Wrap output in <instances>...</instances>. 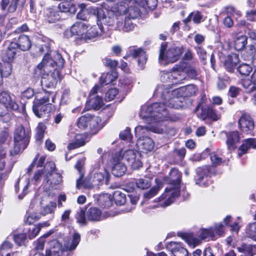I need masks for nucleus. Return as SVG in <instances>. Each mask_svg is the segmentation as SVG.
Here are the masks:
<instances>
[{
	"label": "nucleus",
	"mask_w": 256,
	"mask_h": 256,
	"mask_svg": "<svg viewBox=\"0 0 256 256\" xmlns=\"http://www.w3.org/2000/svg\"><path fill=\"white\" fill-rule=\"evenodd\" d=\"M171 74L172 84H180L186 78L184 67L180 65H176L172 68Z\"/></svg>",
	"instance_id": "obj_24"
},
{
	"label": "nucleus",
	"mask_w": 256,
	"mask_h": 256,
	"mask_svg": "<svg viewBox=\"0 0 256 256\" xmlns=\"http://www.w3.org/2000/svg\"><path fill=\"white\" fill-rule=\"evenodd\" d=\"M237 70L242 75L248 76L252 72V68L249 64H242L238 66Z\"/></svg>",
	"instance_id": "obj_58"
},
{
	"label": "nucleus",
	"mask_w": 256,
	"mask_h": 256,
	"mask_svg": "<svg viewBox=\"0 0 256 256\" xmlns=\"http://www.w3.org/2000/svg\"><path fill=\"white\" fill-rule=\"evenodd\" d=\"M116 8H114L112 10H106V12L102 10L98 11L97 14L98 21L101 24L103 23L107 26H112L114 23L115 17L118 21L120 20L119 19L121 16H116L114 12Z\"/></svg>",
	"instance_id": "obj_17"
},
{
	"label": "nucleus",
	"mask_w": 256,
	"mask_h": 256,
	"mask_svg": "<svg viewBox=\"0 0 256 256\" xmlns=\"http://www.w3.org/2000/svg\"><path fill=\"white\" fill-rule=\"evenodd\" d=\"M12 71V65L11 63L3 61L0 62V74L2 77L7 78L9 76Z\"/></svg>",
	"instance_id": "obj_41"
},
{
	"label": "nucleus",
	"mask_w": 256,
	"mask_h": 256,
	"mask_svg": "<svg viewBox=\"0 0 256 256\" xmlns=\"http://www.w3.org/2000/svg\"><path fill=\"white\" fill-rule=\"evenodd\" d=\"M51 43V40L46 37L39 38L36 44V48L38 49V54H41L45 53V55L49 54Z\"/></svg>",
	"instance_id": "obj_28"
},
{
	"label": "nucleus",
	"mask_w": 256,
	"mask_h": 256,
	"mask_svg": "<svg viewBox=\"0 0 256 256\" xmlns=\"http://www.w3.org/2000/svg\"><path fill=\"white\" fill-rule=\"evenodd\" d=\"M103 104L102 98L98 96H90V99L86 102L87 106H91L94 110H99Z\"/></svg>",
	"instance_id": "obj_40"
},
{
	"label": "nucleus",
	"mask_w": 256,
	"mask_h": 256,
	"mask_svg": "<svg viewBox=\"0 0 256 256\" xmlns=\"http://www.w3.org/2000/svg\"><path fill=\"white\" fill-rule=\"evenodd\" d=\"M16 48L22 51L28 50L32 46V42L29 37L24 34L20 36L16 42Z\"/></svg>",
	"instance_id": "obj_34"
},
{
	"label": "nucleus",
	"mask_w": 256,
	"mask_h": 256,
	"mask_svg": "<svg viewBox=\"0 0 256 256\" xmlns=\"http://www.w3.org/2000/svg\"><path fill=\"white\" fill-rule=\"evenodd\" d=\"M108 154H103L95 162L93 166L88 184L86 180H82L84 174V158L78 160L75 165V168L80 174V178L76 180V187L80 188L82 186L90 188L94 186H98L104 183L108 184L110 179V174L106 167L104 164V159L106 158Z\"/></svg>",
	"instance_id": "obj_2"
},
{
	"label": "nucleus",
	"mask_w": 256,
	"mask_h": 256,
	"mask_svg": "<svg viewBox=\"0 0 256 256\" xmlns=\"http://www.w3.org/2000/svg\"><path fill=\"white\" fill-rule=\"evenodd\" d=\"M120 137L122 140L130 142L132 138V136L130 128H126L124 130L122 131L120 134Z\"/></svg>",
	"instance_id": "obj_57"
},
{
	"label": "nucleus",
	"mask_w": 256,
	"mask_h": 256,
	"mask_svg": "<svg viewBox=\"0 0 256 256\" xmlns=\"http://www.w3.org/2000/svg\"><path fill=\"white\" fill-rule=\"evenodd\" d=\"M44 17L46 21L49 23H54L60 20V12L56 8H48L44 12Z\"/></svg>",
	"instance_id": "obj_31"
},
{
	"label": "nucleus",
	"mask_w": 256,
	"mask_h": 256,
	"mask_svg": "<svg viewBox=\"0 0 256 256\" xmlns=\"http://www.w3.org/2000/svg\"><path fill=\"white\" fill-rule=\"evenodd\" d=\"M210 167L205 166L196 169V184L201 186H206L209 184L208 177L210 174Z\"/></svg>",
	"instance_id": "obj_16"
},
{
	"label": "nucleus",
	"mask_w": 256,
	"mask_h": 256,
	"mask_svg": "<svg viewBox=\"0 0 256 256\" xmlns=\"http://www.w3.org/2000/svg\"><path fill=\"white\" fill-rule=\"evenodd\" d=\"M100 203L104 208H108L112 204V201L108 194L100 196L99 198Z\"/></svg>",
	"instance_id": "obj_59"
},
{
	"label": "nucleus",
	"mask_w": 256,
	"mask_h": 256,
	"mask_svg": "<svg viewBox=\"0 0 256 256\" xmlns=\"http://www.w3.org/2000/svg\"><path fill=\"white\" fill-rule=\"evenodd\" d=\"M209 118L213 120H217L218 116L215 110L210 107L202 108V118L204 119Z\"/></svg>",
	"instance_id": "obj_44"
},
{
	"label": "nucleus",
	"mask_w": 256,
	"mask_h": 256,
	"mask_svg": "<svg viewBox=\"0 0 256 256\" xmlns=\"http://www.w3.org/2000/svg\"><path fill=\"white\" fill-rule=\"evenodd\" d=\"M14 154L26 148L30 142V130L22 126H18L14 132Z\"/></svg>",
	"instance_id": "obj_8"
},
{
	"label": "nucleus",
	"mask_w": 256,
	"mask_h": 256,
	"mask_svg": "<svg viewBox=\"0 0 256 256\" xmlns=\"http://www.w3.org/2000/svg\"><path fill=\"white\" fill-rule=\"evenodd\" d=\"M255 44V46L253 45H250L246 48L244 52L242 54L245 60H250L252 58V55L256 52V42Z\"/></svg>",
	"instance_id": "obj_48"
},
{
	"label": "nucleus",
	"mask_w": 256,
	"mask_h": 256,
	"mask_svg": "<svg viewBox=\"0 0 256 256\" xmlns=\"http://www.w3.org/2000/svg\"><path fill=\"white\" fill-rule=\"evenodd\" d=\"M216 238L212 227L209 228L201 229L198 236H196L192 234H188L184 237L188 244L193 248L200 244L203 240H214Z\"/></svg>",
	"instance_id": "obj_12"
},
{
	"label": "nucleus",
	"mask_w": 256,
	"mask_h": 256,
	"mask_svg": "<svg viewBox=\"0 0 256 256\" xmlns=\"http://www.w3.org/2000/svg\"><path fill=\"white\" fill-rule=\"evenodd\" d=\"M184 48L182 46L168 47L166 42H162L160 50L159 64L162 66H166L176 62L183 52Z\"/></svg>",
	"instance_id": "obj_6"
},
{
	"label": "nucleus",
	"mask_w": 256,
	"mask_h": 256,
	"mask_svg": "<svg viewBox=\"0 0 256 256\" xmlns=\"http://www.w3.org/2000/svg\"><path fill=\"white\" fill-rule=\"evenodd\" d=\"M80 8V11L77 14V18L82 20H87L91 15H95L97 14L98 10L94 8L91 6L87 7L84 4H80L78 5Z\"/></svg>",
	"instance_id": "obj_25"
},
{
	"label": "nucleus",
	"mask_w": 256,
	"mask_h": 256,
	"mask_svg": "<svg viewBox=\"0 0 256 256\" xmlns=\"http://www.w3.org/2000/svg\"><path fill=\"white\" fill-rule=\"evenodd\" d=\"M52 232H50L47 234H44L38 240L34 242V248L38 250H42L44 248L45 243V238L50 236Z\"/></svg>",
	"instance_id": "obj_53"
},
{
	"label": "nucleus",
	"mask_w": 256,
	"mask_h": 256,
	"mask_svg": "<svg viewBox=\"0 0 256 256\" xmlns=\"http://www.w3.org/2000/svg\"><path fill=\"white\" fill-rule=\"evenodd\" d=\"M87 216L89 220L93 221H99L105 218L100 210L96 208H90L87 212Z\"/></svg>",
	"instance_id": "obj_38"
},
{
	"label": "nucleus",
	"mask_w": 256,
	"mask_h": 256,
	"mask_svg": "<svg viewBox=\"0 0 256 256\" xmlns=\"http://www.w3.org/2000/svg\"><path fill=\"white\" fill-rule=\"evenodd\" d=\"M166 248L170 252L172 256H189L188 250L184 244L180 242H171L166 245Z\"/></svg>",
	"instance_id": "obj_18"
},
{
	"label": "nucleus",
	"mask_w": 256,
	"mask_h": 256,
	"mask_svg": "<svg viewBox=\"0 0 256 256\" xmlns=\"http://www.w3.org/2000/svg\"><path fill=\"white\" fill-rule=\"evenodd\" d=\"M130 54L134 58H138V66L143 69L147 62L148 58L146 52L142 48H130L128 50Z\"/></svg>",
	"instance_id": "obj_21"
},
{
	"label": "nucleus",
	"mask_w": 256,
	"mask_h": 256,
	"mask_svg": "<svg viewBox=\"0 0 256 256\" xmlns=\"http://www.w3.org/2000/svg\"><path fill=\"white\" fill-rule=\"evenodd\" d=\"M38 158V155L37 154L32 163L28 168V172H31L36 166L37 169L41 168L42 170L45 171V172L48 171V174H49L50 172H52V170H55L56 166L54 162H47L46 164H44V166H43L45 161V157L44 156L40 157L38 162H36V161Z\"/></svg>",
	"instance_id": "obj_19"
},
{
	"label": "nucleus",
	"mask_w": 256,
	"mask_h": 256,
	"mask_svg": "<svg viewBox=\"0 0 256 256\" xmlns=\"http://www.w3.org/2000/svg\"><path fill=\"white\" fill-rule=\"evenodd\" d=\"M140 116L148 125L136 127L135 134L138 138L140 136H146V134L149 130L157 134L164 133L166 130L164 121L170 118L168 110L160 102L142 106Z\"/></svg>",
	"instance_id": "obj_1"
},
{
	"label": "nucleus",
	"mask_w": 256,
	"mask_h": 256,
	"mask_svg": "<svg viewBox=\"0 0 256 256\" xmlns=\"http://www.w3.org/2000/svg\"><path fill=\"white\" fill-rule=\"evenodd\" d=\"M222 133L224 134L227 138L226 143L228 148L229 150L234 148L236 144L240 141L239 132L235 130L229 132H223Z\"/></svg>",
	"instance_id": "obj_32"
},
{
	"label": "nucleus",
	"mask_w": 256,
	"mask_h": 256,
	"mask_svg": "<svg viewBox=\"0 0 256 256\" xmlns=\"http://www.w3.org/2000/svg\"><path fill=\"white\" fill-rule=\"evenodd\" d=\"M120 154H112L110 163L112 166V172L114 176L119 177L124 174L126 167L120 162Z\"/></svg>",
	"instance_id": "obj_14"
},
{
	"label": "nucleus",
	"mask_w": 256,
	"mask_h": 256,
	"mask_svg": "<svg viewBox=\"0 0 256 256\" xmlns=\"http://www.w3.org/2000/svg\"><path fill=\"white\" fill-rule=\"evenodd\" d=\"M58 8L61 12L74 14L76 7L74 3L72 0H65L58 4Z\"/></svg>",
	"instance_id": "obj_36"
},
{
	"label": "nucleus",
	"mask_w": 256,
	"mask_h": 256,
	"mask_svg": "<svg viewBox=\"0 0 256 256\" xmlns=\"http://www.w3.org/2000/svg\"><path fill=\"white\" fill-rule=\"evenodd\" d=\"M46 182L48 183L50 188H56V186L62 182L61 174L55 172V170L50 172L48 175H46Z\"/></svg>",
	"instance_id": "obj_29"
},
{
	"label": "nucleus",
	"mask_w": 256,
	"mask_h": 256,
	"mask_svg": "<svg viewBox=\"0 0 256 256\" xmlns=\"http://www.w3.org/2000/svg\"><path fill=\"white\" fill-rule=\"evenodd\" d=\"M64 60L60 53L54 52L51 54L45 55L42 62L38 65V68L44 67L45 71L49 70L50 68L57 69L60 70L64 67Z\"/></svg>",
	"instance_id": "obj_10"
},
{
	"label": "nucleus",
	"mask_w": 256,
	"mask_h": 256,
	"mask_svg": "<svg viewBox=\"0 0 256 256\" xmlns=\"http://www.w3.org/2000/svg\"><path fill=\"white\" fill-rule=\"evenodd\" d=\"M80 240V235L76 232L73 234L72 238L67 242L64 244V248H61V246L56 240H53L50 242V246L54 247L50 250H46V256H60L62 253L71 251L74 250L78 244Z\"/></svg>",
	"instance_id": "obj_7"
},
{
	"label": "nucleus",
	"mask_w": 256,
	"mask_h": 256,
	"mask_svg": "<svg viewBox=\"0 0 256 256\" xmlns=\"http://www.w3.org/2000/svg\"><path fill=\"white\" fill-rule=\"evenodd\" d=\"M139 150L144 152H150L154 148L153 140L148 136H140L138 138L136 144Z\"/></svg>",
	"instance_id": "obj_26"
},
{
	"label": "nucleus",
	"mask_w": 256,
	"mask_h": 256,
	"mask_svg": "<svg viewBox=\"0 0 256 256\" xmlns=\"http://www.w3.org/2000/svg\"><path fill=\"white\" fill-rule=\"evenodd\" d=\"M10 244L8 242H4L0 248V256H16L17 252H13L12 254L6 252V249L8 247H10Z\"/></svg>",
	"instance_id": "obj_61"
},
{
	"label": "nucleus",
	"mask_w": 256,
	"mask_h": 256,
	"mask_svg": "<svg viewBox=\"0 0 256 256\" xmlns=\"http://www.w3.org/2000/svg\"><path fill=\"white\" fill-rule=\"evenodd\" d=\"M160 190L158 186L152 187L149 191L146 192L144 194L145 200H149L157 194Z\"/></svg>",
	"instance_id": "obj_62"
},
{
	"label": "nucleus",
	"mask_w": 256,
	"mask_h": 256,
	"mask_svg": "<svg viewBox=\"0 0 256 256\" xmlns=\"http://www.w3.org/2000/svg\"><path fill=\"white\" fill-rule=\"evenodd\" d=\"M18 52H19L16 48V44L14 42H12L2 56V60L11 63L14 60Z\"/></svg>",
	"instance_id": "obj_27"
},
{
	"label": "nucleus",
	"mask_w": 256,
	"mask_h": 256,
	"mask_svg": "<svg viewBox=\"0 0 256 256\" xmlns=\"http://www.w3.org/2000/svg\"><path fill=\"white\" fill-rule=\"evenodd\" d=\"M42 226L40 225H34L30 226L28 228V237L30 239L34 238L39 233Z\"/></svg>",
	"instance_id": "obj_55"
},
{
	"label": "nucleus",
	"mask_w": 256,
	"mask_h": 256,
	"mask_svg": "<svg viewBox=\"0 0 256 256\" xmlns=\"http://www.w3.org/2000/svg\"><path fill=\"white\" fill-rule=\"evenodd\" d=\"M241 84L244 88L245 92L247 93H250L254 90V81H252V78H246L242 79Z\"/></svg>",
	"instance_id": "obj_47"
},
{
	"label": "nucleus",
	"mask_w": 256,
	"mask_h": 256,
	"mask_svg": "<svg viewBox=\"0 0 256 256\" xmlns=\"http://www.w3.org/2000/svg\"><path fill=\"white\" fill-rule=\"evenodd\" d=\"M87 29L88 26L84 22H76L72 26L70 32L72 35L78 36L81 39L84 40Z\"/></svg>",
	"instance_id": "obj_30"
},
{
	"label": "nucleus",
	"mask_w": 256,
	"mask_h": 256,
	"mask_svg": "<svg viewBox=\"0 0 256 256\" xmlns=\"http://www.w3.org/2000/svg\"><path fill=\"white\" fill-rule=\"evenodd\" d=\"M56 204L55 202H50L45 206H43L41 210L40 213L43 216L49 214H53L56 208Z\"/></svg>",
	"instance_id": "obj_50"
},
{
	"label": "nucleus",
	"mask_w": 256,
	"mask_h": 256,
	"mask_svg": "<svg viewBox=\"0 0 256 256\" xmlns=\"http://www.w3.org/2000/svg\"><path fill=\"white\" fill-rule=\"evenodd\" d=\"M113 198L117 205H122L126 202V196L119 190L114 191L113 193Z\"/></svg>",
	"instance_id": "obj_46"
},
{
	"label": "nucleus",
	"mask_w": 256,
	"mask_h": 256,
	"mask_svg": "<svg viewBox=\"0 0 256 256\" xmlns=\"http://www.w3.org/2000/svg\"><path fill=\"white\" fill-rule=\"evenodd\" d=\"M39 218L40 217L36 212H28L26 215L25 222L28 224H30L38 220Z\"/></svg>",
	"instance_id": "obj_56"
},
{
	"label": "nucleus",
	"mask_w": 256,
	"mask_h": 256,
	"mask_svg": "<svg viewBox=\"0 0 256 256\" xmlns=\"http://www.w3.org/2000/svg\"><path fill=\"white\" fill-rule=\"evenodd\" d=\"M136 184L138 188L142 190L146 189L151 185L150 180L146 177L136 180Z\"/></svg>",
	"instance_id": "obj_49"
},
{
	"label": "nucleus",
	"mask_w": 256,
	"mask_h": 256,
	"mask_svg": "<svg viewBox=\"0 0 256 256\" xmlns=\"http://www.w3.org/2000/svg\"><path fill=\"white\" fill-rule=\"evenodd\" d=\"M55 94L45 90L36 96L32 106L34 114L40 118L48 116L52 110V103L55 102Z\"/></svg>",
	"instance_id": "obj_5"
},
{
	"label": "nucleus",
	"mask_w": 256,
	"mask_h": 256,
	"mask_svg": "<svg viewBox=\"0 0 256 256\" xmlns=\"http://www.w3.org/2000/svg\"><path fill=\"white\" fill-rule=\"evenodd\" d=\"M198 88L194 84H189L178 88L170 90L169 84H160L156 87L154 94L155 96L161 97L163 100L164 107L178 109L182 107V100L184 97L195 94Z\"/></svg>",
	"instance_id": "obj_3"
},
{
	"label": "nucleus",
	"mask_w": 256,
	"mask_h": 256,
	"mask_svg": "<svg viewBox=\"0 0 256 256\" xmlns=\"http://www.w3.org/2000/svg\"><path fill=\"white\" fill-rule=\"evenodd\" d=\"M99 122L98 117L92 116L91 114L88 113L78 118L77 126L81 130H84L88 127L90 128H93L98 125Z\"/></svg>",
	"instance_id": "obj_15"
},
{
	"label": "nucleus",
	"mask_w": 256,
	"mask_h": 256,
	"mask_svg": "<svg viewBox=\"0 0 256 256\" xmlns=\"http://www.w3.org/2000/svg\"><path fill=\"white\" fill-rule=\"evenodd\" d=\"M104 31L103 27L98 23L97 25L94 26L90 28L88 30H86V34L84 36V40H93L96 38L104 36Z\"/></svg>",
	"instance_id": "obj_23"
},
{
	"label": "nucleus",
	"mask_w": 256,
	"mask_h": 256,
	"mask_svg": "<svg viewBox=\"0 0 256 256\" xmlns=\"http://www.w3.org/2000/svg\"><path fill=\"white\" fill-rule=\"evenodd\" d=\"M118 93V90L116 88L110 89L106 94V100L107 101H110L114 100Z\"/></svg>",
	"instance_id": "obj_63"
},
{
	"label": "nucleus",
	"mask_w": 256,
	"mask_h": 256,
	"mask_svg": "<svg viewBox=\"0 0 256 256\" xmlns=\"http://www.w3.org/2000/svg\"><path fill=\"white\" fill-rule=\"evenodd\" d=\"M254 121L248 114H242L238 120L239 128L244 133H251L254 128Z\"/></svg>",
	"instance_id": "obj_20"
},
{
	"label": "nucleus",
	"mask_w": 256,
	"mask_h": 256,
	"mask_svg": "<svg viewBox=\"0 0 256 256\" xmlns=\"http://www.w3.org/2000/svg\"><path fill=\"white\" fill-rule=\"evenodd\" d=\"M140 6H146L150 10H154L158 5V0H134Z\"/></svg>",
	"instance_id": "obj_45"
},
{
	"label": "nucleus",
	"mask_w": 256,
	"mask_h": 256,
	"mask_svg": "<svg viewBox=\"0 0 256 256\" xmlns=\"http://www.w3.org/2000/svg\"><path fill=\"white\" fill-rule=\"evenodd\" d=\"M0 103L2 104L8 110H18V106L10 94L6 92L0 93Z\"/></svg>",
	"instance_id": "obj_22"
},
{
	"label": "nucleus",
	"mask_w": 256,
	"mask_h": 256,
	"mask_svg": "<svg viewBox=\"0 0 256 256\" xmlns=\"http://www.w3.org/2000/svg\"><path fill=\"white\" fill-rule=\"evenodd\" d=\"M120 19L122 21L118 20L116 22L117 28L119 30L128 32L134 30V26L130 20L131 18L124 16V17L120 16Z\"/></svg>",
	"instance_id": "obj_33"
},
{
	"label": "nucleus",
	"mask_w": 256,
	"mask_h": 256,
	"mask_svg": "<svg viewBox=\"0 0 256 256\" xmlns=\"http://www.w3.org/2000/svg\"><path fill=\"white\" fill-rule=\"evenodd\" d=\"M115 154H120V160L126 162L134 170L139 169L142 166L140 154L134 149L122 150Z\"/></svg>",
	"instance_id": "obj_13"
},
{
	"label": "nucleus",
	"mask_w": 256,
	"mask_h": 256,
	"mask_svg": "<svg viewBox=\"0 0 256 256\" xmlns=\"http://www.w3.org/2000/svg\"><path fill=\"white\" fill-rule=\"evenodd\" d=\"M48 171L45 172L41 168L37 169L32 180H34L36 182H38L42 178H44V182H46V175H48Z\"/></svg>",
	"instance_id": "obj_54"
},
{
	"label": "nucleus",
	"mask_w": 256,
	"mask_h": 256,
	"mask_svg": "<svg viewBox=\"0 0 256 256\" xmlns=\"http://www.w3.org/2000/svg\"><path fill=\"white\" fill-rule=\"evenodd\" d=\"M46 128V125L42 123H38L36 128V134L35 136L36 140H41L44 136V132Z\"/></svg>",
	"instance_id": "obj_52"
},
{
	"label": "nucleus",
	"mask_w": 256,
	"mask_h": 256,
	"mask_svg": "<svg viewBox=\"0 0 256 256\" xmlns=\"http://www.w3.org/2000/svg\"><path fill=\"white\" fill-rule=\"evenodd\" d=\"M253 223L249 224L247 228V233L249 236L252 238L256 237V220Z\"/></svg>",
	"instance_id": "obj_64"
},
{
	"label": "nucleus",
	"mask_w": 256,
	"mask_h": 256,
	"mask_svg": "<svg viewBox=\"0 0 256 256\" xmlns=\"http://www.w3.org/2000/svg\"><path fill=\"white\" fill-rule=\"evenodd\" d=\"M169 179V186L166 188L160 197L158 198L160 202L164 200L163 205L166 206L172 204L180 194L181 174L178 169L174 168L170 172Z\"/></svg>",
	"instance_id": "obj_4"
},
{
	"label": "nucleus",
	"mask_w": 256,
	"mask_h": 256,
	"mask_svg": "<svg viewBox=\"0 0 256 256\" xmlns=\"http://www.w3.org/2000/svg\"><path fill=\"white\" fill-rule=\"evenodd\" d=\"M122 0H118L117 6L114 10L116 16H121L134 19L137 18L140 15V6L136 2L132 0V2L121 4Z\"/></svg>",
	"instance_id": "obj_9"
},
{
	"label": "nucleus",
	"mask_w": 256,
	"mask_h": 256,
	"mask_svg": "<svg viewBox=\"0 0 256 256\" xmlns=\"http://www.w3.org/2000/svg\"><path fill=\"white\" fill-rule=\"evenodd\" d=\"M116 78V76L115 73H104L100 78V82L102 86L106 85L113 82Z\"/></svg>",
	"instance_id": "obj_42"
},
{
	"label": "nucleus",
	"mask_w": 256,
	"mask_h": 256,
	"mask_svg": "<svg viewBox=\"0 0 256 256\" xmlns=\"http://www.w3.org/2000/svg\"><path fill=\"white\" fill-rule=\"evenodd\" d=\"M256 148V141L254 138H247L245 140L242 145L238 150V154L239 156L247 152L248 150L250 148Z\"/></svg>",
	"instance_id": "obj_35"
},
{
	"label": "nucleus",
	"mask_w": 256,
	"mask_h": 256,
	"mask_svg": "<svg viewBox=\"0 0 256 256\" xmlns=\"http://www.w3.org/2000/svg\"><path fill=\"white\" fill-rule=\"evenodd\" d=\"M240 24L242 26H246V32L248 33L250 38L256 40V30L253 28V26L250 24L246 23L244 20H241Z\"/></svg>",
	"instance_id": "obj_51"
},
{
	"label": "nucleus",
	"mask_w": 256,
	"mask_h": 256,
	"mask_svg": "<svg viewBox=\"0 0 256 256\" xmlns=\"http://www.w3.org/2000/svg\"><path fill=\"white\" fill-rule=\"evenodd\" d=\"M74 142H70L68 146V150H74L85 144L86 136L82 134H76Z\"/></svg>",
	"instance_id": "obj_39"
},
{
	"label": "nucleus",
	"mask_w": 256,
	"mask_h": 256,
	"mask_svg": "<svg viewBox=\"0 0 256 256\" xmlns=\"http://www.w3.org/2000/svg\"><path fill=\"white\" fill-rule=\"evenodd\" d=\"M14 240L18 246H22L25 244L26 240V235L25 233L14 234Z\"/></svg>",
	"instance_id": "obj_60"
},
{
	"label": "nucleus",
	"mask_w": 256,
	"mask_h": 256,
	"mask_svg": "<svg viewBox=\"0 0 256 256\" xmlns=\"http://www.w3.org/2000/svg\"><path fill=\"white\" fill-rule=\"evenodd\" d=\"M248 38L246 36L241 35L238 36L234 42V46L236 50H242L247 44Z\"/></svg>",
	"instance_id": "obj_43"
},
{
	"label": "nucleus",
	"mask_w": 256,
	"mask_h": 256,
	"mask_svg": "<svg viewBox=\"0 0 256 256\" xmlns=\"http://www.w3.org/2000/svg\"><path fill=\"white\" fill-rule=\"evenodd\" d=\"M238 250L244 256H253L256 254V245L242 244L237 248Z\"/></svg>",
	"instance_id": "obj_37"
},
{
	"label": "nucleus",
	"mask_w": 256,
	"mask_h": 256,
	"mask_svg": "<svg viewBox=\"0 0 256 256\" xmlns=\"http://www.w3.org/2000/svg\"><path fill=\"white\" fill-rule=\"evenodd\" d=\"M37 70H40V72L42 74L41 84L43 88H54L62 79L60 70L57 69L52 70L50 68L46 72L44 70V67L38 68L37 66Z\"/></svg>",
	"instance_id": "obj_11"
}]
</instances>
